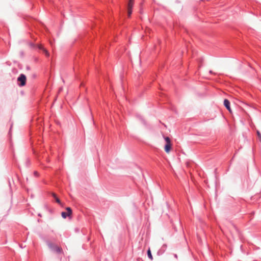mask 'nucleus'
<instances>
[{
	"label": "nucleus",
	"mask_w": 261,
	"mask_h": 261,
	"mask_svg": "<svg viewBox=\"0 0 261 261\" xmlns=\"http://www.w3.org/2000/svg\"><path fill=\"white\" fill-rule=\"evenodd\" d=\"M133 7V0H129V2L128 4V16L130 17L132 13V9Z\"/></svg>",
	"instance_id": "obj_3"
},
{
	"label": "nucleus",
	"mask_w": 261,
	"mask_h": 261,
	"mask_svg": "<svg viewBox=\"0 0 261 261\" xmlns=\"http://www.w3.org/2000/svg\"><path fill=\"white\" fill-rule=\"evenodd\" d=\"M55 199L56 202H57L59 204H61V201L57 197H56V198H55Z\"/></svg>",
	"instance_id": "obj_14"
},
{
	"label": "nucleus",
	"mask_w": 261,
	"mask_h": 261,
	"mask_svg": "<svg viewBox=\"0 0 261 261\" xmlns=\"http://www.w3.org/2000/svg\"><path fill=\"white\" fill-rule=\"evenodd\" d=\"M171 148V143H166V145H165V147H164L165 151L167 153H168L170 151Z\"/></svg>",
	"instance_id": "obj_7"
},
{
	"label": "nucleus",
	"mask_w": 261,
	"mask_h": 261,
	"mask_svg": "<svg viewBox=\"0 0 261 261\" xmlns=\"http://www.w3.org/2000/svg\"><path fill=\"white\" fill-rule=\"evenodd\" d=\"M138 119L140 120V121L144 125H146V123L145 120L142 118V117L139 115L138 116Z\"/></svg>",
	"instance_id": "obj_9"
},
{
	"label": "nucleus",
	"mask_w": 261,
	"mask_h": 261,
	"mask_svg": "<svg viewBox=\"0 0 261 261\" xmlns=\"http://www.w3.org/2000/svg\"><path fill=\"white\" fill-rule=\"evenodd\" d=\"M165 140L166 141V143H171L170 139L168 137H165Z\"/></svg>",
	"instance_id": "obj_12"
},
{
	"label": "nucleus",
	"mask_w": 261,
	"mask_h": 261,
	"mask_svg": "<svg viewBox=\"0 0 261 261\" xmlns=\"http://www.w3.org/2000/svg\"><path fill=\"white\" fill-rule=\"evenodd\" d=\"M52 196L54 198H56V197H57L56 195L54 193H52Z\"/></svg>",
	"instance_id": "obj_16"
},
{
	"label": "nucleus",
	"mask_w": 261,
	"mask_h": 261,
	"mask_svg": "<svg viewBox=\"0 0 261 261\" xmlns=\"http://www.w3.org/2000/svg\"><path fill=\"white\" fill-rule=\"evenodd\" d=\"M46 244L53 252L57 254L63 253V250L62 248L57 246L55 244L49 241H47Z\"/></svg>",
	"instance_id": "obj_1"
},
{
	"label": "nucleus",
	"mask_w": 261,
	"mask_h": 261,
	"mask_svg": "<svg viewBox=\"0 0 261 261\" xmlns=\"http://www.w3.org/2000/svg\"><path fill=\"white\" fill-rule=\"evenodd\" d=\"M11 127H12V126ZM11 130V128H10L9 132H10Z\"/></svg>",
	"instance_id": "obj_18"
},
{
	"label": "nucleus",
	"mask_w": 261,
	"mask_h": 261,
	"mask_svg": "<svg viewBox=\"0 0 261 261\" xmlns=\"http://www.w3.org/2000/svg\"><path fill=\"white\" fill-rule=\"evenodd\" d=\"M61 215H62V217L63 218H64V219L66 218H67V217H68V216H70V215H69L67 213L65 212H62V213H61Z\"/></svg>",
	"instance_id": "obj_10"
},
{
	"label": "nucleus",
	"mask_w": 261,
	"mask_h": 261,
	"mask_svg": "<svg viewBox=\"0 0 261 261\" xmlns=\"http://www.w3.org/2000/svg\"><path fill=\"white\" fill-rule=\"evenodd\" d=\"M34 174L36 177L38 176V175H39V173L37 171H34Z\"/></svg>",
	"instance_id": "obj_15"
},
{
	"label": "nucleus",
	"mask_w": 261,
	"mask_h": 261,
	"mask_svg": "<svg viewBox=\"0 0 261 261\" xmlns=\"http://www.w3.org/2000/svg\"><path fill=\"white\" fill-rule=\"evenodd\" d=\"M167 249V245L164 244L161 248L158 250L157 254L158 255H162Z\"/></svg>",
	"instance_id": "obj_4"
},
{
	"label": "nucleus",
	"mask_w": 261,
	"mask_h": 261,
	"mask_svg": "<svg viewBox=\"0 0 261 261\" xmlns=\"http://www.w3.org/2000/svg\"><path fill=\"white\" fill-rule=\"evenodd\" d=\"M224 105L225 107V108L227 109V110L229 112L231 113V110L230 106V102L228 99H224Z\"/></svg>",
	"instance_id": "obj_5"
},
{
	"label": "nucleus",
	"mask_w": 261,
	"mask_h": 261,
	"mask_svg": "<svg viewBox=\"0 0 261 261\" xmlns=\"http://www.w3.org/2000/svg\"><path fill=\"white\" fill-rule=\"evenodd\" d=\"M38 48L40 50H42L46 57H48L49 56V53H48V51L46 49H45L41 45H38Z\"/></svg>",
	"instance_id": "obj_6"
},
{
	"label": "nucleus",
	"mask_w": 261,
	"mask_h": 261,
	"mask_svg": "<svg viewBox=\"0 0 261 261\" xmlns=\"http://www.w3.org/2000/svg\"><path fill=\"white\" fill-rule=\"evenodd\" d=\"M173 255H174V256L176 258H177V254H174Z\"/></svg>",
	"instance_id": "obj_17"
},
{
	"label": "nucleus",
	"mask_w": 261,
	"mask_h": 261,
	"mask_svg": "<svg viewBox=\"0 0 261 261\" xmlns=\"http://www.w3.org/2000/svg\"><path fill=\"white\" fill-rule=\"evenodd\" d=\"M147 256H148V258L149 259H150L151 260H153V256L152 255V254H151V250H150V248H149L147 250Z\"/></svg>",
	"instance_id": "obj_8"
},
{
	"label": "nucleus",
	"mask_w": 261,
	"mask_h": 261,
	"mask_svg": "<svg viewBox=\"0 0 261 261\" xmlns=\"http://www.w3.org/2000/svg\"><path fill=\"white\" fill-rule=\"evenodd\" d=\"M257 136H258L259 141H261V134L258 130L257 131Z\"/></svg>",
	"instance_id": "obj_13"
},
{
	"label": "nucleus",
	"mask_w": 261,
	"mask_h": 261,
	"mask_svg": "<svg viewBox=\"0 0 261 261\" xmlns=\"http://www.w3.org/2000/svg\"><path fill=\"white\" fill-rule=\"evenodd\" d=\"M27 77L24 74H20L17 78V81L19 82L18 85L20 87L24 86L26 84Z\"/></svg>",
	"instance_id": "obj_2"
},
{
	"label": "nucleus",
	"mask_w": 261,
	"mask_h": 261,
	"mask_svg": "<svg viewBox=\"0 0 261 261\" xmlns=\"http://www.w3.org/2000/svg\"><path fill=\"white\" fill-rule=\"evenodd\" d=\"M66 211H67V212L69 215H71L72 214V210L70 207H67L66 208Z\"/></svg>",
	"instance_id": "obj_11"
}]
</instances>
